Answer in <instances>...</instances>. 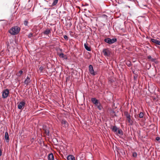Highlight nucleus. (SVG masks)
Returning a JSON list of instances; mask_svg holds the SVG:
<instances>
[{
	"instance_id": "nucleus-1",
	"label": "nucleus",
	"mask_w": 160,
	"mask_h": 160,
	"mask_svg": "<svg viewBox=\"0 0 160 160\" xmlns=\"http://www.w3.org/2000/svg\"><path fill=\"white\" fill-rule=\"evenodd\" d=\"M20 30V28L17 26H15L11 28L9 32L12 35H16L19 32Z\"/></svg>"
},
{
	"instance_id": "nucleus-2",
	"label": "nucleus",
	"mask_w": 160,
	"mask_h": 160,
	"mask_svg": "<svg viewBox=\"0 0 160 160\" xmlns=\"http://www.w3.org/2000/svg\"><path fill=\"white\" fill-rule=\"evenodd\" d=\"M117 39L116 38H113L112 39H111L109 38H105L104 40V41L106 43H108L109 44H111L114 43L116 42Z\"/></svg>"
},
{
	"instance_id": "nucleus-3",
	"label": "nucleus",
	"mask_w": 160,
	"mask_h": 160,
	"mask_svg": "<svg viewBox=\"0 0 160 160\" xmlns=\"http://www.w3.org/2000/svg\"><path fill=\"white\" fill-rule=\"evenodd\" d=\"M124 114L125 115L126 117L127 120L129 123V125H132L133 124V121L131 119L130 114H129L128 112H126Z\"/></svg>"
},
{
	"instance_id": "nucleus-4",
	"label": "nucleus",
	"mask_w": 160,
	"mask_h": 160,
	"mask_svg": "<svg viewBox=\"0 0 160 160\" xmlns=\"http://www.w3.org/2000/svg\"><path fill=\"white\" fill-rule=\"evenodd\" d=\"M9 93V90L8 89H6L4 90L2 92V97L3 98H7Z\"/></svg>"
},
{
	"instance_id": "nucleus-5",
	"label": "nucleus",
	"mask_w": 160,
	"mask_h": 160,
	"mask_svg": "<svg viewBox=\"0 0 160 160\" xmlns=\"http://www.w3.org/2000/svg\"><path fill=\"white\" fill-rule=\"evenodd\" d=\"M25 101L23 100L22 101L20 102L18 105V108L19 109H22L25 105Z\"/></svg>"
},
{
	"instance_id": "nucleus-6",
	"label": "nucleus",
	"mask_w": 160,
	"mask_h": 160,
	"mask_svg": "<svg viewBox=\"0 0 160 160\" xmlns=\"http://www.w3.org/2000/svg\"><path fill=\"white\" fill-rule=\"evenodd\" d=\"M102 52L105 56L109 57L110 55L111 52L108 49H104L102 51Z\"/></svg>"
},
{
	"instance_id": "nucleus-7",
	"label": "nucleus",
	"mask_w": 160,
	"mask_h": 160,
	"mask_svg": "<svg viewBox=\"0 0 160 160\" xmlns=\"http://www.w3.org/2000/svg\"><path fill=\"white\" fill-rule=\"evenodd\" d=\"M89 70L90 73L92 76H94L96 75V73L95 72L92 65H90L89 66Z\"/></svg>"
},
{
	"instance_id": "nucleus-8",
	"label": "nucleus",
	"mask_w": 160,
	"mask_h": 160,
	"mask_svg": "<svg viewBox=\"0 0 160 160\" xmlns=\"http://www.w3.org/2000/svg\"><path fill=\"white\" fill-rule=\"evenodd\" d=\"M111 129L114 133L116 134H117V131L118 129L116 126H111Z\"/></svg>"
},
{
	"instance_id": "nucleus-9",
	"label": "nucleus",
	"mask_w": 160,
	"mask_h": 160,
	"mask_svg": "<svg viewBox=\"0 0 160 160\" xmlns=\"http://www.w3.org/2000/svg\"><path fill=\"white\" fill-rule=\"evenodd\" d=\"M91 101L96 106L98 105V104L99 103L98 101L95 98H91Z\"/></svg>"
},
{
	"instance_id": "nucleus-10",
	"label": "nucleus",
	"mask_w": 160,
	"mask_h": 160,
	"mask_svg": "<svg viewBox=\"0 0 160 160\" xmlns=\"http://www.w3.org/2000/svg\"><path fill=\"white\" fill-rule=\"evenodd\" d=\"M31 80H30V78L28 76L25 79L24 82L25 84L27 85L31 82Z\"/></svg>"
},
{
	"instance_id": "nucleus-11",
	"label": "nucleus",
	"mask_w": 160,
	"mask_h": 160,
	"mask_svg": "<svg viewBox=\"0 0 160 160\" xmlns=\"http://www.w3.org/2000/svg\"><path fill=\"white\" fill-rule=\"evenodd\" d=\"M151 41L152 42L160 45V41L156 39L152 38L151 39Z\"/></svg>"
},
{
	"instance_id": "nucleus-12",
	"label": "nucleus",
	"mask_w": 160,
	"mask_h": 160,
	"mask_svg": "<svg viewBox=\"0 0 160 160\" xmlns=\"http://www.w3.org/2000/svg\"><path fill=\"white\" fill-rule=\"evenodd\" d=\"M51 29L48 28L46 29V30L43 32V33L44 35H48L49 33H51Z\"/></svg>"
},
{
	"instance_id": "nucleus-13",
	"label": "nucleus",
	"mask_w": 160,
	"mask_h": 160,
	"mask_svg": "<svg viewBox=\"0 0 160 160\" xmlns=\"http://www.w3.org/2000/svg\"><path fill=\"white\" fill-rule=\"evenodd\" d=\"M5 139L6 142H9V138L8 133L7 132H6L5 134Z\"/></svg>"
},
{
	"instance_id": "nucleus-14",
	"label": "nucleus",
	"mask_w": 160,
	"mask_h": 160,
	"mask_svg": "<svg viewBox=\"0 0 160 160\" xmlns=\"http://www.w3.org/2000/svg\"><path fill=\"white\" fill-rule=\"evenodd\" d=\"M62 124L63 127H67L68 126V122L65 120H62Z\"/></svg>"
},
{
	"instance_id": "nucleus-15",
	"label": "nucleus",
	"mask_w": 160,
	"mask_h": 160,
	"mask_svg": "<svg viewBox=\"0 0 160 160\" xmlns=\"http://www.w3.org/2000/svg\"><path fill=\"white\" fill-rule=\"evenodd\" d=\"M68 160H75V157L72 155H69L67 158Z\"/></svg>"
},
{
	"instance_id": "nucleus-16",
	"label": "nucleus",
	"mask_w": 160,
	"mask_h": 160,
	"mask_svg": "<svg viewBox=\"0 0 160 160\" xmlns=\"http://www.w3.org/2000/svg\"><path fill=\"white\" fill-rule=\"evenodd\" d=\"M148 58L149 60L151 61L152 62H155L156 63H157V62L155 61L156 59L154 58H152L151 56L150 55H149L148 56Z\"/></svg>"
},
{
	"instance_id": "nucleus-17",
	"label": "nucleus",
	"mask_w": 160,
	"mask_h": 160,
	"mask_svg": "<svg viewBox=\"0 0 160 160\" xmlns=\"http://www.w3.org/2000/svg\"><path fill=\"white\" fill-rule=\"evenodd\" d=\"M84 46L85 48L88 51H91L90 48L88 46L87 42L84 43Z\"/></svg>"
},
{
	"instance_id": "nucleus-18",
	"label": "nucleus",
	"mask_w": 160,
	"mask_h": 160,
	"mask_svg": "<svg viewBox=\"0 0 160 160\" xmlns=\"http://www.w3.org/2000/svg\"><path fill=\"white\" fill-rule=\"evenodd\" d=\"M48 160H54V156L53 154L52 153H51L48 155Z\"/></svg>"
},
{
	"instance_id": "nucleus-19",
	"label": "nucleus",
	"mask_w": 160,
	"mask_h": 160,
	"mask_svg": "<svg viewBox=\"0 0 160 160\" xmlns=\"http://www.w3.org/2000/svg\"><path fill=\"white\" fill-rule=\"evenodd\" d=\"M96 106H97V108L99 110H101L102 108V107L100 102L98 104V105H96Z\"/></svg>"
},
{
	"instance_id": "nucleus-20",
	"label": "nucleus",
	"mask_w": 160,
	"mask_h": 160,
	"mask_svg": "<svg viewBox=\"0 0 160 160\" xmlns=\"http://www.w3.org/2000/svg\"><path fill=\"white\" fill-rule=\"evenodd\" d=\"M118 134L121 135H122L123 132L122 130L121 129H118L117 131V134Z\"/></svg>"
},
{
	"instance_id": "nucleus-21",
	"label": "nucleus",
	"mask_w": 160,
	"mask_h": 160,
	"mask_svg": "<svg viewBox=\"0 0 160 160\" xmlns=\"http://www.w3.org/2000/svg\"><path fill=\"white\" fill-rule=\"evenodd\" d=\"M58 0H54L52 5V6L56 5L57 3Z\"/></svg>"
},
{
	"instance_id": "nucleus-22",
	"label": "nucleus",
	"mask_w": 160,
	"mask_h": 160,
	"mask_svg": "<svg viewBox=\"0 0 160 160\" xmlns=\"http://www.w3.org/2000/svg\"><path fill=\"white\" fill-rule=\"evenodd\" d=\"M44 133L46 134L48 136L49 135V132L48 130V129H46L44 130Z\"/></svg>"
},
{
	"instance_id": "nucleus-23",
	"label": "nucleus",
	"mask_w": 160,
	"mask_h": 160,
	"mask_svg": "<svg viewBox=\"0 0 160 160\" xmlns=\"http://www.w3.org/2000/svg\"><path fill=\"white\" fill-rule=\"evenodd\" d=\"M139 117L140 118H142L143 117V113L142 112H141L139 114Z\"/></svg>"
},
{
	"instance_id": "nucleus-24",
	"label": "nucleus",
	"mask_w": 160,
	"mask_h": 160,
	"mask_svg": "<svg viewBox=\"0 0 160 160\" xmlns=\"http://www.w3.org/2000/svg\"><path fill=\"white\" fill-rule=\"evenodd\" d=\"M132 156L134 158H136L137 156V154L136 152H134L132 154Z\"/></svg>"
},
{
	"instance_id": "nucleus-25",
	"label": "nucleus",
	"mask_w": 160,
	"mask_h": 160,
	"mask_svg": "<svg viewBox=\"0 0 160 160\" xmlns=\"http://www.w3.org/2000/svg\"><path fill=\"white\" fill-rule=\"evenodd\" d=\"M43 69V67L41 66L39 68V70L40 71V72H42V71Z\"/></svg>"
},
{
	"instance_id": "nucleus-26",
	"label": "nucleus",
	"mask_w": 160,
	"mask_h": 160,
	"mask_svg": "<svg viewBox=\"0 0 160 160\" xmlns=\"http://www.w3.org/2000/svg\"><path fill=\"white\" fill-rule=\"evenodd\" d=\"M23 72L22 70H20L19 71L18 74H19V75L18 74V76H20L22 74Z\"/></svg>"
},
{
	"instance_id": "nucleus-27",
	"label": "nucleus",
	"mask_w": 160,
	"mask_h": 160,
	"mask_svg": "<svg viewBox=\"0 0 160 160\" xmlns=\"http://www.w3.org/2000/svg\"><path fill=\"white\" fill-rule=\"evenodd\" d=\"M63 37L64 39L66 40L67 41L68 40V38L66 35H64L63 36Z\"/></svg>"
},
{
	"instance_id": "nucleus-28",
	"label": "nucleus",
	"mask_w": 160,
	"mask_h": 160,
	"mask_svg": "<svg viewBox=\"0 0 160 160\" xmlns=\"http://www.w3.org/2000/svg\"><path fill=\"white\" fill-rule=\"evenodd\" d=\"M28 22L27 20H25L24 22V24L26 26L28 25Z\"/></svg>"
},
{
	"instance_id": "nucleus-29",
	"label": "nucleus",
	"mask_w": 160,
	"mask_h": 160,
	"mask_svg": "<svg viewBox=\"0 0 160 160\" xmlns=\"http://www.w3.org/2000/svg\"><path fill=\"white\" fill-rule=\"evenodd\" d=\"M156 140L160 142V138L159 137H157L156 138Z\"/></svg>"
},
{
	"instance_id": "nucleus-30",
	"label": "nucleus",
	"mask_w": 160,
	"mask_h": 160,
	"mask_svg": "<svg viewBox=\"0 0 160 160\" xmlns=\"http://www.w3.org/2000/svg\"><path fill=\"white\" fill-rule=\"evenodd\" d=\"M59 56L61 58H63L64 56V55L63 53H61L60 54Z\"/></svg>"
},
{
	"instance_id": "nucleus-31",
	"label": "nucleus",
	"mask_w": 160,
	"mask_h": 160,
	"mask_svg": "<svg viewBox=\"0 0 160 160\" xmlns=\"http://www.w3.org/2000/svg\"><path fill=\"white\" fill-rule=\"evenodd\" d=\"M32 33H30L28 35V38H30L31 37H32Z\"/></svg>"
},
{
	"instance_id": "nucleus-32",
	"label": "nucleus",
	"mask_w": 160,
	"mask_h": 160,
	"mask_svg": "<svg viewBox=\"0 0 160 160\" xmlns=\"http://www.w3.org/2000/svg\"><path fill=\"white\" fill-rule=\"evenodd\" d=\"M127 64L128 66H130L131 65V64L130 62H127Z\"/></svg>"
},
{
	"instance_id": "nucleus-33",
	"label": "nucleus",
	"mask_w": 160,
	"mask_h": 160,
	"mask_svg": "<svg viewBox=\"0 0 160 160\" xmlns=\"http://www.w3.org/2000/svg\"><path fill=\"white\" fill-rule=\"evenodd\" d=\"M109 81L111 82H113V81H114V80H109Z\"/></svg>"
}]
</instances>
